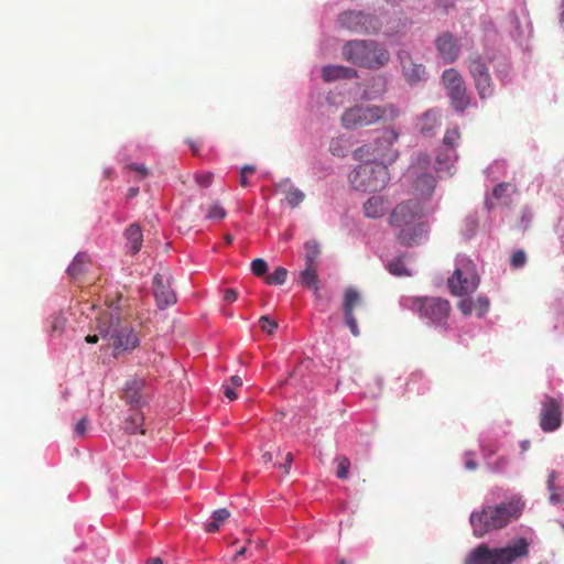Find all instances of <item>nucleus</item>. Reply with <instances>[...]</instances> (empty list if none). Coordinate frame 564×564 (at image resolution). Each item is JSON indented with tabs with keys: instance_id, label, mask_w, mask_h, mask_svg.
Here are the masks:
<instances>
[{
	"instance_id": "f257e3e1",
	"label": "nucleus",
	"mask_w": 564,
	"mask_h": 564,
	"mask_svg": "<svg viewBox=\"0 0 564 564\" xmlns=\"http://www.w3.org/2000/svg\"><path fill=\"white\" fill-rule=\"evenodd\" d=\"M505 501L496 506H485L481 511H474L469 517L474 535L484 536L491 530L507 527L518 520L524 508L525 500L520 494L505 495Z\"/></svg>"
},
{
	"instance_id": "f03ea898",
	"label": "nucleus",
	"mask_w": 564,
	"mask_h": 564,
	"mask_svg": "<svg viewBox=\"0 0 564 564\" xmlns=\"http://www.w3.org/2000/svg\"><path fill=\"white\" fill-rule=\"evenodd\" d=\"M423 215V207L416 199L401 203L393 209L390 224L398 229L400 243L412 247L425 240L427 227L422 220Z\"/></svg>"
},
{
	"instance_id": "7ed1b4c3",
	"label": "nucleus",
	"mask_w": 564,
	"mask_h": 564,
	"mask_svg": "<svg viewBox=\"0 0 564 564\" xmlns=\"http://www.w3.org/2000/svg\"><path fill=\"white\" fill-rule=\"evenodd\" d=\"M94 329L102 339L110 341L109 346L116 352L133 349L139 341L138 334L130 325L127 322H121L119 315L109 310L99 314Z\"/></svg>"
},
{
	"instance_id": "20e7f679",
	"label": "nucleus",
	"mask_w": 564,
	"mask_h": 564,
	"mask_svg": "<svg viewBox=\"0 0 564 564\" xmlns=\"http://www.w3.org/2000/svg\"><path fill=\"white\" fill-rule=\"evenodd\" d=\"M528 553L529 542L525 538H518L502 547H489L482 543L468 553L465 564H513Z\"/></svg>"
},
{
	"instance_id": "39448f33",
	"label": "nucleus",
	"mask_w": 564,
	"mask_h": 564,
	"mask_svg": "<svg viewBox=\"0 0 564 564\" xmlns=\"http://www.w3.org/2000/svg\"><path fill=\"white\" fill-rule=\"evenodd\" d=\"M345 61L364 68L376 69L384 66L390 54L384 45L372 40H352L343 46Z\"/></svg>"
},
{
	"instance_id": "423d86ee",
	"label": "nucleus",
	"mask_w": 564,
	"mask_h": 564,
	"mask_svg": "<svg viewBox=\"0 0 564 564\" xmlns=\"http://www.w3.org/2000/svg\"><path fill=\"white\" fill-rule=\"evenodd\" d=\"M399 133L393 128L384 129L372 142L362 144L352 152L355 160H370L378 163H393L398 159V151L393 148Z\"/></svg>"
},
{
	"instance_id": "0eeeda50",
	"label": "nucleus",
	"mask_w": 564,
	"mask_h": 564,
	"mask_svg": "<svg viewBox=\"0 0 564 564\" xmlns=\"http://www.w3.org/2000/svg\"><path fill=\"white\" fill-rule=\"evenodd\" d=\"M361 163L349 173L351 186L361 192H377L383 189L389 180L388 167L384 163L370 160H359Z\"/></svg>"
},
{
	"instance_id": "6e6552de",
	"label": "nucleus",
	"mask_w": 564,
	"mask_h": 564,
	"mask_svg": "<svg viewBox=\"0 0 564 564\" xmlns=\"http://www.w3.org/2000/svg\"><path fill=\"white\" fill-rule=\"evenodd\" d=\"M479 284L475 263L465 256L456 258L453 275L448 279V288L454 295L473 293Z\"/></svg>"
},
{
	"instance_id": "1a4fd4ad",
	"label": "nucleus",
	"mask_w": 564,
	"mask_h": 564,
	"mask_svg": "<svg viewBox=\"0 0 564 564\" xmlns=\"http://www.w3.org/2000/svg\"><path fill=\"white\" fill-rule=\"evenodd\" d=\"M488 56L474 53L467 58V67L473 78L475 89L481 100L488 99L495 94V85L489 73Z\"/></svg>"
},
{
	"instance_id": "9d476101",
	"label": "nucleus",
	"mask_w": 564,
	"mask_h": 564,
	"mask_svg": "<svg viewBox=\"0 0 564 564\" xmlns=\"http://www.w3.org/2000/svg\"><path fill=\"white\" fill-rule=\"evenodd\" d=\"M402 304L417 311L421 317L436 326L446 324L451 310L449 302L440 297L405 299Z\"/></svg>"
},
{
	"instance_id": "9b49d317",
	"label": "nucleus",
	"mask_w": 564,
	"mask_h": 564,
	"mask_svg": "<svg viewBox=\"0 0 564 564\" xmlns=\"http://www.w3.org/2000/svg\"><path fill=\"white\" fill-rule=\"evenodd\" d=\"M430 164V156L421 153L403 176L405 182L413 184L415 194L424 197H429L433 193L436 184L434 176L429 172Z\"/></svg>"
},
{
	"instance_id": "f8f14e48",
	"label": "nucleus",
	"mask_w": 564,
	"mask_h": 564,
	"mask_svg": "<svg viewBox=\"0 0 564 564\" xmlns=\"http://www.w3.org/2000/svg\"><path fill=\"white\" fill-rule=\"evenodd\" d=\"M382 19L365 11L347 10L337 18L341 29L356 33H375L381 30Z\"/></svg>"
},
{
	"instance_id": "ddd939ff",
	"label": "nucleus",
	"mask_w": 564,
	"mask_h": 564,
	"mask_svg": "<svg viewBox=\"0 0 564 564\" xmlns=\"http://www.w3.org/2000/svg\"><path fill=\"white\" fill-rule=\"evenodd\" d=\"M377 105H355L344 110L340 124L346 130H358L378 122Z\"/></svg>"
},
{
	"instance_id": "4468645a",
	"label": "nucleus",
	"mask_w": 564,
	"mask_h": 564,
	"mask_svg": "<svg viewBox=\"0 0 564 564\" xmlns=\"http://www.w3.org/2000/svg\"><path fill=\"white\" fill-rule=\"evenodd\" d=\"M152 294L156 306L164 310L176 303V293L172 288L170 269L162 263L158 265L152 279Z\"/></svg>"
},
{
	"instance_id": "2eb2a0df",
	"label": "nucleus",
	"mask_w": 564,
	"mask_h": 564,
	"mask_svg": "<svg viewBox=\"0 0 564 564\" xmlns=\"http://www.w3.org/2000/svg\"><path fill=\"white\" fill-rule=\"evenodd\" d=\"M442 83L456 111H464L470 104V98L462 75L454 68L443 72Z\"/></svg>"
},
{
	"instance_id": "dca6fc26",
	"label": "nucleus",
	"mask_w": 564,
	"mask_h": 564,
	"mask_svg": "<svg viewBox=\"0 0 564 564\" xmlns=\"http://www.w3.org/2000/svg\"><path fill=\"white\" fill-rule=\"evenodd\" d=\"M123 399L130 405L129 411L132 412L126 417L123 430L129 435H135L141 424V412L139 410L141 402V383L137 380L127 383Z\"/></svg>"
},
{
	"instance_id": "f3484780",
	"label": "nucleus",
	"mask_w": 564,
	"mask_h": 564,
	"mask_svg": "<svg viewBox=\"0 0 564 564\" xmlns=\"http://www.w3.org/2000/svg\"><path fill=\"white\" fill-rule=\"evenodd\" d=\"M459 140V132L456 128L448 129L443 138V143L436 154V170L447 175H453L454 163L457 160L455 147Z\"/></svg>"
},
{
	"instance_id": "a211bd4d",
	"label": "nucleus",
	"mask_w": 564,
	"mask_h": 564,
	"mask_svg": "<svg viewBox=\"0 0 564 564\" xmlns=\"http://www.w3.org/2000/svg\"><path fill=\"white\" fill-rule=\"evenodd\" d=\"M397 57L401 66L402 75L409 85L414 86L427 80L425 66L414 59L408 50H400Z\"/></svg>"
},
{
	"instance_id": "6ab92c4d",
	"label": "nucleus",
	"mask_w": 564,
	"mask_h": 564,
	"mask_svg": "<svg viewBox=\"0 0 564 564\" xmlns=\"http://www.w3.org/2000/svg\"><path fill=\"white\" fill-rule=\"evenodd\" d=\"M563 401L551 397H544L540 413V425L544 432H553L562 424Z\"/></svg>"
},
{
	"instance_id": "aec40b11",
	"label": "nucleus",
	"mask_w": 564,
	"mask_h": 564,
	"mask_svg": "<svg viewBox=\"0 0 564 564\" xmlns=\"http://www.w3.org/2000/svg\"><path fill=\"white\" fill-rule=\"evenodd\" d=\"M480 447L487 468L495 474H503L509 465V459L505 456L491 460V457L498 452L499 446L486 438H480Z\"/></svg>"
},
{
	"instance_id": "412c9836",
	"label": "nucleus",
	"mask_w": 564,
	"mask_h": 564,
	"mask_svg": "<svg viewBox=\"0 0 564 564\" xmlns=\"http://www.w3.org/2000/svg\"><path fill=\"white\" fill-rule=\"evenodd\" d=\"M438 56L446 64L454 63L459 56V46L451 33L441 34L435 41Z\"/></svg>"
},
{
	"instance_id": "4be33fe9",
	"label": "nucleus",
	"mask_w": 564,
	"mask_h": 564,
	"mask_svg": "<svg viewBox=\"0 0 564 564\" xmlns=\"http://www.w3.org/2000/svg\"><path fill=\"white\" fill-rule=\"evenodd\" d=\"M489 306V299L485 295H480L476 300L463 299L458 303V308L465 316H468L475 312L479 318L487 314Z\"/></svg>"
},
{
	"instance_id": "5701e85b",
	"label": "nucleus",
	"mask_w": 564,
	"mask_h": 564,
	"mask_svg": "<svg viewBox=\"0 0 564 564\" xmlns=\"http://www.w3.org/2000/svg\"><path fill=\"white\" fill-rule=\"evenodd\" d=\"M322 78L325 83H333L340 79H350L357 77V70L343 65H325L321 69Z\"/></svg>"
},
{
	"instance_id": "b1692460",
	"label": "nucleus",
	"mask_w": 564,
	"mask_h": 564,
	"mask_svg": "<svg viewBox=\"0 0 564 564\" xmlns=\"http://www.w3.org/2000/svg\"><path fill=\"white\" fill-rule=\"evenodd\" d=\"M441 111L438 109H430L422 113L416 121V128L423 134H431L441 124Z\"/></svg>"
},
{
	"instance_id": "393cba45",
	"label": "nucleus",
	"mask_w": 564,
	"mask_h": 564,
	"mask_svg": "<svg viewBox=\"0 0 564 564\" xmlns=\"http://www.w3.org/2000/svg\"><path fill=\"white\" fill-rule=\"evenodd\" d=\"M389 204L381 196H371L364 205V212L367 217L378 218L386 214Z\"/></svg>"
},
{
	"instance_id": "a878e982",
	"label": "nucleus",
	"mask_w": 564,
	"mask_h": 564,
	"mask_svg": "<svg viewBox=\"0 0 564 564\" xmlns=\"http://www.w3.org/2000/svg\"><path fill=\"white\" fill-rule=\"evenodd\" d=\"M513 192V186L510 183H499L492 191V197L486 196L485 206L488 210L494 208L492 198L500 200L503 204L508 203V197Z\"/></svg>"
},
{
	"instance_id": "bb28decb",
	"label": "nucleus",
	"mask_w": 564,
	"mask_h": 564,
	"mask_svg": "<svg viewBox=\"0 0 564 564\" xmlns=\"http://www.w3.org/2000/svg\"><path fill=\"white\" fill-rule=\"evenodd\" d=\"M556 478L557 473L555 470H551L546 481V487L550 491V502L555 506L564 503V487L556 486Z\"/></svg>"
},
{
	"instance_id": "cd10ccee",
	"label": "nucleus",
	"mask_w": 564,
	"mask_h": 564,
	"mask_svg": "<svg viewBox=\"0 0 564 564\" xmlns=\"http://www.w3.org/2000/svg\"><path fill=\"white\" fill-rule=\"evenodd\" d=\"M387 90V82L383 77H372L370 85L365 89L364 96L367 100H373L381 97Z\"/></svg>"
},
{
	"instance_id": "c85d7f7f",
	"label": "nucleus",
	"mask_w": 564,
	"mask_h": 564,
	"mask_svg": "<svg viewBox=\"0 0 564 564\" xmlns=\"http://www.w3.org/2000/svg\"><path fill=\"white\" fill-rule=\"evenodd\" d=\"M300 282L306 288L313 289L314 294L319 296L318 293V279L316 267L305 264V268L300 273Z\"/></svg>"
},
{
	"instance_id": "c756f323",
	"label": "nucleus",
	"mask_w": 564,
	"mask_h": 564,
	"mask_svg": "<svg viewBox=\"0 0 564 564\" xmlns=\"http://www.w3.org/2000/svg\"><path fill=\"white\" fill-rule=\"evenodd\" d=\"M361 302V296L359 292L354 288H348L345 290L344 299H343V312L344 314H352L354 308L359 305Z\"/></svg>"
},
{
	"instance_id": "7c9ffc66",
	"label": "nucleus",
	"mask_w": 564,
	"mask_h": 564,
	"mask_svg": "<svg viewBox=\"0 0 564 564\" xmlns=\"http://www.w3.org/2000/svg\"><path fill=\"white\" fill-rule=\"evenodd\" d=\"M126 235L129 243V252L131 254L138 253L141 248V228L139 224H132L127 229Z\"/></svg>"
},
{
	"instance_id": "2f4dec72",
	"label": "nucleus",
	"mask_w": 564,
	"mask_h": 564,
	"mask_svg": "<svg viewBox=\"0 0 564 564\" xmlns=\"http://www.w3.org/2000/svg\"><path fill=\"white\" fill-rule=\"evenodd\" d=\"M230 517V512L226 508L217 509L212 514V521L205 523V530L214 533L219 530L220 525Z\"/></svg>"
},
{
	"instance_id": "473e14b6",
	"label": "nucleus",
	"mask_w": 564,
	"mask_h": 564,
	"mask_svg": "<svg viewBox=\"0 0 564 564\" xmlns=\"http://www.w3.org/2000/svg\"><path fill=\"white\" fill-rule=\"evenodd\" d=\"M378 122L380 120L393 121L401 115V109L395 104L377 105Z\"/></svg>"
},
{
	"instance_id": "72a5a7b5",
	"label": "nucleus",
	"mask_w": 564,
	"mask_h": 564,
	"mask_svg": "<svg viewBox=\"0 0 564 564\" xmlns=\"http://www.w3.org/2000/svg\"><path fill=\"white\" fill-rule=\"evenodd\" d=\"M89 264V257L86 253H78L69 264L67 271L72 278H78Z\"/></svg>"
},
{
	"instance_id": "f704fd0d",
	"label": "nucleus",
	"mask_w": 564,
	"mask_h": 564,
	"mask_svg": "<svg viewBox=\"0 0 564 564\" xmlns=\"http://www.w3.org/2000/svg\"><path fill=\"white\" fill-rule=\"evenodd\" d=\"M387 270L394 276H410L412 271L405 265L403 258L398 257L386 264Z\"/></svg>"
},
{
	"instance_id": "c9c22d12",
	"label": "nucleus",
	"mask_w": 564,
	"mask_h": 564,
	"mask_svg": "<svg viewBox=\"0 0 564 564\" xmlns=\"http://www.w3.org/2000/svg\"><path fill=\"white\" fill-rule=\"evenodd\" d=\"M349 150L348 140L345 137L333 138L329 142V152L337 158H345Z\"/></svg>"
},
{
	"instance_id": "e433bc0d",
	"label": "nucleus",
	"mask_w": 564,
	"mask_h": 564,
	"mask_svg": "<svg viewBox=\"0 0 564 564\" xmlns=\"http://www.w3.org/2000/svg\"><path fill=\"white\" fill-rule=\"evenodd\" d=\"M304 249L305 264L316 267V261L321 253L318 242L316 240H308L305 242Z\"/></svg>"
},
{
	"instance_id": "4c0bfd02",
	"label": "nucleus",
	"mask_w": 564,
	"mask_h": 564,
	"mask_svg": "<svg viewBox=\"0 0 564 564\" xmlns=\"http://www.w3.org/2000/svg\"><path fill=\"white\" fill-rule=\"evenodd\" d=\"M305 198L304 192L295 186H291L285 191V200L292 207H297Z\"/></svg>"
},
{
	"instance_id": "58836bf2",
	"label": "nucleus",
	"mask_w": 564,
	"mask_h": 564,
	"mask_svg": "<svg viewBox=\"0 0 564 564\" xmlns=\"http://www.w3.org/2000/svg\"><path fill=\"white\" fill-rule=\"evenodd\" d=\"M286 276L288 270L283 267H279L267 276V283L272 285H282L285 283Z\"/></svg>"
},
{
	"instance_id": "ea45409f",
	"label": "nucleus",
	"mask_w": 564,
	"mask_h": 564,
	"mask_svg": "<svg viewBox=\"0 0 564 564\" xmlns=\"http://www.w3.org/2000/svg\"><path fill=\"white\" fill-rule=\"evenodd\" d=\"M496 73L501 83L507 84L511 80V67L508 62L501 61L496 65Z\"/></svg>"
},
{
	"instance_id": "a19ab883",
	"label": "nucleus",
	"mask_w": 564,
	"mask_h": 564,
	"mask_svg": "<svg viewBox=\"0 0 564 564\" xmlns=\"http://www.w3.org/2000/svg\"><path fill=\"white\" fill-rule=\"evenodd\" d=\"M478 218L475 214H470L465 218L464 223V235L466 238L470 239L475 236L476 230L478 228Z\"/></svg>"
},
{
	"instance_id": "79ce46f5",
	"label": "nucleus",
	"mask_w": 564,
	"mask_h": 564,
	"mask_svg": "<svg viewBox=\"0 0 564 564\" xmlns=\"http://www.w3.org/2000/svg\"><path fill=\"white\" fill-rule=\"evenodd\" d=\"M226 210L224 207H221L219 204H213L209 209H208V213L206 215V217L208 219H213V220H219V219H223L226 217Z\"/></svg>"
},
{
	"instance_id": "37998d69",
	"label": "nucleus",
	"mask_w": 564,
	"mask_h": 564,
	"mask_svg": "<svg viewBox=\"0 0 564 564\" xmlns=\"http://www.w3.org/2000/svg\"><path fill=\"white\" fill-rule=\"evenodd\" d=\"M511 23L514 26V36L520 39V37H523L525 34L529 35L531 33V26H530L529 22H527L525 23V28L522 29L521 25H520L519 18L518 17H512L511 18Z\"/></svg>"
},
{
	"instance_id": "c03bdc74",
	"label": "nucleus",
	"mask_w": 564,
	"mask_h": 564,
	"mask_svg": "<svg viewBox=\"0 0 564 564\" xmlns=\"http://www.w3.org/2000/svg\"><path fill=\"white\" fill-rule=\"evenodd\" d=\"M259 324L261 329L268 334H272L278 328V323L267 315L260 317Z\"/></svg>"
},
{
	"instance_id": "a18cd8bd",
	"label": "nucleus",
	"mask_w": 564,
	"mask_h": 564,
	"mask_svg": "<svg viewBox=\"0 0 564 564\" xmlns=\"http://www.w3.org/2000/svg\"><path fill=\"white\" fill-rule=\"evenodd\" d=\"M268 270V264L263 259H254L251 262V271L254 275L261 276L263 275Z\"/></svg>"
},
{
	"instance_id": "49530a36",
	"label": "nucleus",
	"mask_w": 564,
	"mask_h": 564,
	"mask_svg": "<svg viewBox=\"0 0 564 564\" xmlns=\"http://www.w3.org/2000/svg\"><path fill=\"white\" fill-rule=\"evenodd\" d=\"M349 466H350L349 459L346 457H340L338 459V467H337V471H336L337 477L340 479L347 478L348 473H349Z\"/></svg>"
},
{
	"instance_id": "de8ad7c7",
	"label": "nucleus",
	"mask_w": 564,
	"mask_h": 564,
	"mask_svg": "<svg viewBox=\"0 0 564 564\" xmlns=\"http://www.w3.org/2000/svg\"><path fill=\"white\" fill-rule=\"evenodd\" d=\"M344 319H345L346 325L349 327L350 333L355 337H358L360 335V330H359L357 319H356L354 313L352 314H344Z\"/></svg>"
},
{
	"instance_id": "09e8293b",
	"label": "nucleus",
	"mask_w": 564,
	"mask_h": 564,
	"mask_svg": "<svg viewBox=\"0 0 564 564\" xmlns=\"http://www.w3.org/2000/svg\"><path fill=\"white\" fill-rule=\"evenodd\" d=\"M525 260H527V256H525L524 251L518 250L512 253L510 264L512 268L518 269V268H521L525 263Z\"/></svg>"
},
{
	"instance_id": "8fccbe9b",
	"label": "nucleus",
	"mask_w": 564,
	"mask_h": 564,
	"mask_svg": "<svg viewBox=\"0 0 564 564\" xmlns=\"http://www.w3.org/2000/svg\"><path fill=\"white\" fill-rule=\"evenodd\" d=\"M505 170V162L503 161H496L490 166L487 167L486 174L488 177L496 178V174L500 173Z\"/></svg>"
},
{
	"instance_id": "3c124183",
	"label": "nucleus",
	"mask_w": 564,
	"mask_h": 564,
	"mask_svg": "<svg viewBox=\"0 0 564 564\" xmlns=\"http://www.w3.org/2000/svg\"><path fill=\"white\" fill-rule=\"evenodd\" d=\"M66 324V319L63 316H54L51 324L52 333H61Z\"/></svg>"
},
{
	"instance_id": "603ef678",
	"label": "nucleus",
	"mask_w": 564,
	"mask_h": 564,
	"mask_svg": "<svg viewBox=\"0 0 564 564\" xmlns=\"http://www.w3.org/2000/svg\"><path fill=\"white\" fill-rule=\"evenodd\" d=\"M533 214L529 207H523L521 210V228L524 230L532 220Z\"/></svg>"
},
{
	"instance_id": "864d4df0",
	"label": "nucleus",
	"mask_w": 564,
	"mask_h": 564,
	"mask_svg": "<svg viewBox=\"0 0 564 564\" xmlns=\"http://www.w3.org/2000/svg\"><path fill=\"white\" fill-rule=\"evenodd\" d=\"M87 432V420L85 417L80 419L75 425V433L78 436H84Z\"/></svg>"
},
{
	"instance_id": "5fc2aeb1",
	"label": "nucleus",
	"mask_w": 564,
	"mask_h": 564,
	"mask_svg": "<svg viewBox=\"0 0 564 564\" xmlns=\"http://www.w3.org/2000/svg\"><path fill=\"white\" fill-rule=\"evenodd\" d=\"M339 96L335 93H329L326 97V102L335 108H338L341 105V100H338Z\"/></svg>"
},
{
	"instance_id": "6e6d98bb",
	"label": "nucleus",
	"mask_w": 564,
	"mask_h": 564,
	"mask_svg": "<svg viewBox=\"0 0 564 564\" xmlns=\"http://www.w3.org/2000/svg\"><path fill=\"white\" fill-rule=\"evenodd\" d=\"M554 328L564 332V310L557 313Z\"/></svg>"
},
{
	"instance_id": "4d7b16f0",
	"label": "nucleus",
	"mask_w": 564,
	"mask_h": 564,
	"mask_svg": "<svg viewBox=\"0 0 564 564\" xmlns=\"http://www.w3.org/2000/svg\"><path fill=\"white\" fill-rule=\"evenodd\" d=\"M197 183L203 186V187H207L210 185L212 183V174H203V175H198L197 176Z\"/></svg>"
},
{
	"instance_id": "13d9d810",
	"label": "nucleus",
	"mask_w": 564,
	"mask_h": 564,
	"mask_svg": "<svg viewBox=\"0 0 564 564\" xmlns=\"http://www.w3.org/2000/svg\"><path fill=\"white\" fill-rule=\"evenodd\" d=\"M291 186H294V185L292 184V181L289 177L281 180L276 184L278 189L283 192L284 194H285V191H288Z\"/></svg>"
},
{
	"instance_id": "bf43d9fd",
	"label": "nucleus",
	"mask_w": 564,
	"mask_h": 564,
	"mask_svg": "<svg viewBox=\"0 0 564 564\" xmlns=\"http://www.w3.org/2000/svg\"><path fill=\"white\" fill-rule=\"evenodd\" d=\"M237 292L234 289H227L224 293V300L228 303L236 301Z\"/></svg>"
},
{
	"instance_id": "052dcab7",
	"label": "nucleus",
	"mask_w": 564,
	"mask_h": 564,
	"mask_svg": "<svg viewBox=\"0 0 564 564\" xmlns=\"http://www.w3.org/2000/svg\"><path fill=\"white\" fill-rule=\"evenodd\" d=\"M224 394L230 401H232V400H235L237 398V394H236L235 390L231 387L227 386V384L224 386Z\"/></svg>"
},
{
	"instance_id": "680f3d73",
	"label": "nucleus",
	"mask_w": 564,
	"mask_h": 564,
	"mask_svg": "<svg viewBox=\"0 0 564 564\" xmlns=\"http://www.w3.org/2000/svg\"><path fill=\"white\" fill-rule=\"evenodd\" d=\"M293 460V455L292 453H286L285 454V458H284V463L280 464V467L281 468H285V471L288 473L289 469H290V465Z\"/></svg>"
},
{
	"instance_id": "e2e57ef3",
	"label": "nucleus",
	"mask_w": 564,
	"mask_h": 564,
	"mask_svg": "<svg viewBox=\"0 0 564 564\" xmlns=\"http://www.w3.org/2000/svg\"><path fill=\"white\" fill-rule=\"evenodd\" d=\"M465 468L467 470H475L477 468V463L473 457L467 456L465 459Z\"/></svg>"
},
{
	"instance_id": "0e129e2a",
	"label": "nucleus",
	"mask_w": 564,
	"mask_h": 564,
	"mask_svg": "<svg viewBox=\"0 0 564 564\" xmlns=\"http://www.w3.org/2000/svg\"><path fill=\"white\" fill-rule=\"evenodd\" d=\"M99 338H101V337H100V335L98 333V334H94V335H87L85 337V340L88 344H96V343H98Z\"/></svg>"
},
{
	"instance_id": "69168bd1",
	"label": "nucleus",
	"mask_w": 564,
	"mask_h": 564,
	"mask_svg": "<svg viewBox=\"0 0 564 564\" xmlns=\"http://www.w3.org/2000/svg\"><path fill=\"white\" fill-rule=\"evenodd\" d=\"M230 382H231V384H232V386H235V387H240V386H242V379H241L239 376H232V377L230 378Z\"/></svg>"
},
{
	"instance_id": "338daca9",
	"label": "nucleus",
	"mask_w": 564,
	"mask_h": 564,
	"mask_svg": "<svg viewBox=\"0 0 564 564\" xmlns=\"http://www.w3.org/2000/svg\"><path fill=\"white\" fill-rule=\"evenodd\" d=\"M145 564H164L161 557H150L147 560Z\"/></svg>"
},
{
	"instance_id": "774afa93",
	"label": "nucleus",
	"mask_w": 564,
	"mask_h": 564,
	"mask_svg": "<svg viewBox=\"0 0 564 564\" xmlns=\"http://www.w3.org/2000/svg\"><path fill=\"white\" fill-rule=\"evenodd\" d=\"M240 184L243 187H248L249 186V181H248V178L246 176V173H243V172L240 173Z\"/></svg>"
}]
</instances>
